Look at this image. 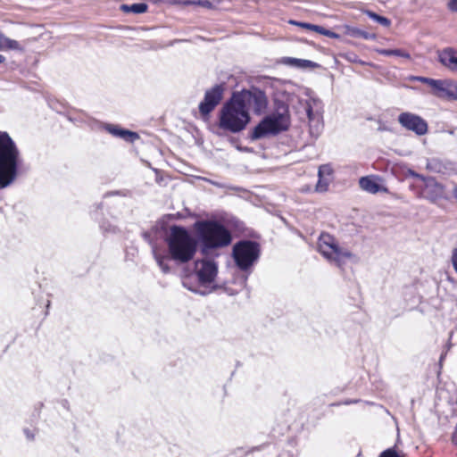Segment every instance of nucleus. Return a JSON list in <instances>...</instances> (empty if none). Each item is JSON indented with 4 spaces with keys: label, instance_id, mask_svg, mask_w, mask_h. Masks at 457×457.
I'll return each mask as SVG.
<instances>
[{
    "label": "nucleus",
    "instance_id": "37",
    "mask_svg": "<svg viewBox=\"0 0 457 457\" xmlns=\"http://www.w3.org/2000/svg\"><path fill=\"white\" fill-rule=\"evenodd\" d=\"M129 194L128 191H111L104 195V197L112 196V195H122L126 196Z\"/></svg>",
    "mask_w": 457,
    "mask_h": 457
},
{
    "label": "nucleus",
    "instance_id": "22",
    "mask_svg": "<svg viewBox=\"0 0 457 457\" xmlns=\"http://www.w3.org/2000/svg\"><path fill=\"white\" fill-rule=\"evenodd\" d=\"M99 227L104 234H116L120 231L116 222L110 221L105 218L99 221Z\"/></svg>",
    "mask_w": 457,
    "mask_h": 457
},
{
    "label": "nucleus",
    "instance_id": "23",
    "mask_svg": "<svg viewBox=\"0 0 457 457\" xmlns=\"http://www.w3.org/2000/svg\"><path fill=\"white\" fill-rule=\"evenodd\" d=\"M378 53L383 56H398L406 59H411V55L409 53L402 50V49H379Z\"/></svg>",
    "mask_w": 457,
    "mask_h": 457
},
{
    "label": "nucleus",
    "instance_id": "4",
    "mask_svg": "<svg viewBox=\"0 0 457 457\" xmlns=\"http://www.w3.org/2000/svg\"><path fill=\"white\" fill-rule=\"evenodd\" d=\"M165 243L170 260L178 264L192 261L199 247V241L185 227L172 225Z\"/></svg>",
    "mask_w": 457,
    "mask_h": 457
},
{
    "label": "nucleus",
    "instance_id": "44",
    "mask_svg": "<svg viewBox=\"0 0 457 457\" xmlns=\"http://www.w3.org/2000/svg\"><path fill=\"white\" fill-rule=\"evenodd\" d=\"M5 62V57L0 54V64Z\"/></svg>",
    "mask_w": 457,
    "mask_h": 457
},
{
    "label": "nucleus",
    "instance_id": "35",
    "mask_svg": "<svg viewBox=\"0 0 457 457\" xmlns=\"http://www.w3.org/2000/svg\"><path fill=\"white\" fill-rule=\"evenodd\" d=\"M325 28L316 24H311L310 30L315 31L319 34L323 35Z\"/></svg>",
    "mask_w": 457,
    "mask_h": 457
},
{
    "label": "nucleus",
    "instance_id": "42",
    "mask_svg": "<svg viewBox=\"0 0 457 457\" xmlns=\"http://www.w3.org/2000/svg\"><path fill=\"white\" fill-rule=\"evenodd\" d=\"M94 207L96 208L94 212H97L98 210H101L103 208V203L96 204H94Z\"/></svg>",
    "mask_w": 457,
    "mask_h": 457
},
{
    "label": "nucleus",
    "instance_id": "15",
    "mask_svg": "<svg viewBox=\"0 0 457 457\" xmlns=\"http://www.w3.org/2000/svg\"><path fill=\"white\" fill-rule=\"evenodd\" d=\"M344 33L349 37H354V38H363L366 40H373L376 38V34L370 33L367 31H364L362 29H360L356 27L345 25L344 26Z\"/></svg>",
    "mask_w": 457,
    "mask_h": 457
},
{
    "label": "nucleus",
    "instance_id": "40",
    "mask_svg": "<svg viewBox=\"0 0 457 457\" xmlns=\"http://www.w3.org/2000/svg\"><path fill=\"white\" fill-rule=\"evenodd\" d=\"M414 79L418 80V81H420L422 83H425L427 85H428L431 78H427V77H415Z\"/></svg>",
    "mask_w": 457,
    "mask_h": 457
},
{
    "label": "nucleus",
    "instance_id": "9",
    "mask_svg": "<svg viewBox=\"0 0 457 457\" xmlns=\"http://www.w3.org/2000/svg\"><path fill=\"white\" fill-rule=\"evenodd\" d=\"M319 252L328 260L334 261L341 267L345 261L352 259L354 255L347 249L340 247L335 238L328 234H322L319 239Z\"/></svg>",
    "mask_w": 457,
    "mask_h": 457
},
{
    "label": "nucleus",
    "instance_id": "14",
    "mask_svg": "<svg viewBox=\"0 0 457 457\" xmlns=\"http://www.w3.org/2000/svg\"><path fill=\"white\" fill-rule=\"evenodd\" d=\"M282 63L287 66L295 67L297 69H314L319 67V64L317 62H314L310 60L305 59H298L294 57H284L282 59Z\"/></svg>",
    "mask_w": 457,
    "mask_h": 457
},
{
    "label": "nucleus",
    "instance_id": "2",
    "mask_svg": "<svg viewBox=\"0 0 457 457\" xmlns=\"http://www.w3.org/2000/svg\"><path fill=\"white\" fill-rule=\"evenodd\" d=\"M217 275L218 263L215 261L208 258L196 260L192 271L184 270L182 286L195 294L207 295L220 287L215 284Z\"/></svg>",
    "mask_w": 457,
    "mask_h": 457
},
{
    "label": "nucleus",
    "instance_id": "43",
    "mask_svg": "<svg viewBox=\"0 0 457 457\" xmlns=\"http://www.w3.org/2000/svg\"><path fill=\"white\" fill-rule=\"evenodd\" d=\"M358 402H359L358 400H347L344 403L345 404H351V403H356Z\"/></svg>",
    "mask_w": 457,
    "mask_h": 457
},
{
    "label": "nucleus",
    "instance_id": "5",
    "mask_svg": "<svg viewBox=\"0 0 457 457\" xmlns=\"http://www.w3.org/2000/svg\"><path fill=\"white\" fill-rule=\"evenodd\" d=\"M290 113L288 105L278 101L275 103V110L265 115L249 133L251 141L278 136L288 130Z\"/></svg>",
    "mask_w": 457,
    "mask_h": 457
},
{
    "label": "nucleus",
    "instance_id": "41",
    "mask_svg": "<svg viewBox=\"0 0 457 457\" xmlns=\"http://www.w3.org/2000/svg\"><path fill=\"white\" fill-rule=\"evenodd\" d=\"M208 182L211 183L212 185L217 187H220V188L227 187L224 184H221V183L217 182V181L208 180Z\"/></svg>",
    "mask_w": 457,
    "mask_h": 457
},
{
    "label": "nucleus",
    "instance_id": "12",
    "mask_svg": "<svg viewBox=\"0 0 457 457\" xmlns=\"http://www.w3.org/2000/svg\"><path fill=\"white\" fill-rule=\"evenodd\" d=\"M104 129L113 137L121 138L129 143H134L139 138L137 132L121 128L119 125L105 123L104 125Z\"/></svg>",
    "mask_w": 457,
    "mask_h": 457
},
{
    "label": "nucleus",
    "instance_id": "28",
    "mask_svg": "<svg viewBox=\"0 0 457 457\" xmlns=\"http://www.w3.org/2000/svg\"><path fill=\"white\" fill-rule=\"evenodd\" d=\"M329 185V180L326 178H319V180L316 185L317 192H326L328 190Z\"/></svg>",
    "mask_w": 457,
    "mask_h": 457
},
{
    "label": "nucleus",
    "instance_id": "45",
    "mask_svg": "<svg viewBox=\"0 0 457 457\" xmlns=\"http://www.w3.org/2000/svg\"><path fill=\"white\" fill-rule=\"evenodd\" d=\"M231 189H232V190H237V191L241 190L240 188H235V187H232Z\"/></svg>",
    "mask_w": 457,
    "mask_h": 457
},
{
    "label": "nucleus",
    "instance_id": "11",
    "mask_svg": "<svg viewBox=\"0 0 457 457\" xmlns=\"http://www.w3.org/2000/svg\"><path fill=\"white\" fill-rule=\"evenodd\" d=\"M397 120L402 127L414 132L418 136H423L428 132V122L415 113L402 112L399 114Z\"/></svg>",
    "mask_w": 457,
    "mask_h": 457
},
{
    "label": "nucleus",
    "instance_id": "31",
    "mask_svg": "<svg viewBox=\"0 0 457 457\" xmlns=\"http://www.w3.org/2000/svg\"><path fill=\"white\" fill-rule=\"evenodd\" d=\"M289 23L292 24V25H295V26H298V27L306 29H310V27H311V24H312V23H308V22L297 21H295V20H290Z\"/></svg>",
    "mask_w": 457,
    "mask_h": 457
},
{
    "label": "nucleus",
    "instance_id": "8",
    "mask_svg": "<svg viewBox=\"0 0 457 457\" xmlns=\"http://www.w3.org/2000/svg\"><path fill=\"white\" fill-rule=\"evenodd\" d=\"M232 95L241 102L245 108L249 110V107H252L256 115L264 113L268 108V97L265 92L259 87H252L250 89L233 92Z\"/></svg>",
    "mask_w": 457,
    "mask_h": 457
},
{
    "label": "nucleus",
    "instance_id": "47",
    "mask_svg": "<svg viewBox=\"0 0 457 457\" xmlns=\"http://www.w3.org/2000/svg\"><path fill=\"white\" fill-rule=\"evenodd\" d=\"M413 176L419 177V174L412 173Z\"/></svg>",
    "mask_w": 457,
    "mask_h": 457
},
{
    "label": "nucleus",
    "instance_id": "24",
    "mask_svg": "<svg viewBox=\"0 0 457 457\" xmlns=\"http://www.w3.org/2000/svg\"><path fill=\"white\" fill-rule=\"evenodd\" d=\"M427 169L432 172L440 173L443 172L445 165L443 162L436 158H431L427 160Z\"/></svg>",
    "mask_w": 457,
    "mask_h": 457
},
{
    "label": "nucleus",
    "instance_id": "21",
    "mask_svg": "<svg viewBox=\"0 0 457 457\" xmlns=\"http://www.w3.org/2000/svg\"><path fill=\"white\" fill-rule=\"evenodd\" d=\"M148 5L145 3H135L132 4H122L121 10L125 12H133L136 14L144 13L147 11Z\"/></svg>",
    "mask_w": 457,
    "mask_h": 457
},
{
    "label": "nucleus",
    "instance_id": "20",
    "mask_svg": "<svg viewBox=\"0 0 457 457\" xmlns=\"http://www.w3.org/2000/svg\"><path fill=\"white\" fill-rule=\"evenodd\" d=\"M359 184L363 190L371 194H376L380 190V186L370 177H361Z\"/></svg>",
    "mask_w": 457,
    "mask_h": 457
},
{
    "label": "nucleus",
    "instance_id": "10",
    "mask_svg": "<svg viewBox=\"0 0 457 457\" xmlns=\"http://www.w3.org/2000/svg\"><path fill=\"white\" fill-rule=\"evenodd\" d=\"M224 85L216 84L205 91L203 101L199 104V112L202 116H208L223 98Z\"/></svg>",
    "mask_w": 457,
    "mask_h": 457
},
{
    "label": "nucleus",
    "instance_id": "26",
    "mask_svg": "<svg viewBox=\"0 0 457 457\" xmlns=\"http://www.w3.org/2000/svg\"><path fill=\"white\" fill-rule=\"evenodd\" d=\"M442 85L443 79H431L428 83V86L432 88L433 95L437 97H442Z\"/></svg>",
    "mask_w": 457,
    "mask_h": 457
},
{
    "label": "nucleus",
    "instance_id": "17",
    "mask_svg": "<svg viewBox=\"0 0 457 457\" xmlns=\"http://www.w3.org/2000/svg\"><path fill=\"white\" fill-rule=\"evenodd\" d=\"M442 97L457 99V82L451 79H443Z\"/></svg>",
    "mask_w": 457,
    "mask_h": 457
},
{
    "label": "nucleus",
    "instance_id": "7",
    "mask_svg": "<svg viewBox=\"0 0 457 457\" xmlns=\"http://www.w3.org/2000/svg\"><path fill=\"white\" fill-rule=\"evenodd\" d=\"M261 255V245L251 239H241L232 247L231 256L235 265L242 271H247L257 262Z\"/></svg>",
    "mask_w": 457,
    "mask_h": 457
},
{
    "label": "nucleus",
    "instance_id": "38",
    "mask_svg": "<svg viewBox=\"0 0 457 457\" xmlns=\"http://www.w3.org/2000/svg\"><path fill=\"white\" fill-rule=\"evenodd\" d=\"M448 9L453 12H457V0H450L447 4Z\"/></svg>",
    "mask_w": 457,
    "mask_h": 457
},
{
    "label": "nucleus",
    "instance_id": "27",
    "mask_svg": "<svg viewBox=\"0 0 457 457\" xmlns=\"http://www.w3.org/2000/svg\"><path fill=\"white\" fill-rule=\"evenodd\" d=\"M333 173V169L329 164H322L319 167L318 170V177L319 178H325L329 177Z\"/></svg>",
    "mask_w": 457,
    "mask_h": 457
},
{
    "label": "nucleus",
    "instance_id": "25",
    "mask_svg": "<svg viewBox=\"0 0 457 457\" xmlns=\"http://www.w3.org/2000/svg\"><path fill=\"white\" fill-rule=\"evenodd\" d=\"M364 13L369 17L370 18L371 20L377 21L378 23H379L380 25L384 26V27H389L390 24H391V21L388 18L385 17V16H381L370 10H366L364 12Z\"/></svg>",
    "mask_w": 457,
    "mask_h": 457
},
{
    "label": "nucleus",
    "instance_id": "39",
    "mask_svg": "<svg viewBox=\"0 0 457 457\" xmlns=\"http://www.w3.org/2000/svg\"><path fill=\"white\" fill-rule=\"evenodd\" d=\"M23 433L28 440H34L35 435L29 428H24Z\"/></svg>",
    "mask_w": 457,
    "mask_h": 457
},
{
    "label": "nucleus",
    "instance_id": "29",
    "mask_svg": "<svg viewBox=\"0 0 457 457\" xmlns=\"http://www.w3.org/2000/svg\"><path fill=\"white\" fill-rule=\"evenodd\" d=\"M378 457H404L403 454H400L395 447L388 448L383 451Z\"/></svg>",
    "mask_w": 457,
    "mask_h": 457
},
{
    "label": "nucleus",
    "instance_id": "32",
    "mask_svg": "<svg viewBox=\"0 0 457 457\" xmlns=\"http://www.w3.org/2000/svg\"><path fill=\"white\" fill-rule=\"evenodd\" d=\"M142 237L145 239V241H146L148 244H150L152 245H154V237H153L152 232L144 231L142 233Z\"/></svg>",
    "mask_w": 457,
    "mask_h": 457
},
{
    "label": "nucleus",
    "instance_id": "19",
    "mask_svg": "<svg viewBox=\"0 0 457 457\" xmlns=\"http://www.w3.org/2000/svg\"><path fill=\"white\" fill-rule=\"evenodd\" d=\"M3 50L22 51L23 48L18 41L7 37L4 33L0 31V51Z\"/></svg>",
    "mask_w": 457,
    "mask_h": 457
},
{
    "label": "nucleus",
    "instance_id": "46",
    "mask_svg": "<svg viewBox=\"0 0 457 457\" xmlns=\"http://www.w3.org/2000/svg\"><path fill=\"white\" fill-rule=\"evenodd\" d=\"M443 359H444V355H441V356H440V361H443Z\"/></svg>",
    "mask_w": 457,
    "mask_h": 457
},
{
    "label": "nucleus",
    "instance_id": "13",
    "mask_svg": "<svg viewBox=\"0 0 457 457\" xmlns=\"http://www.w3.org/2000/svg\"><path fill=\"white\" fill-rule=\"evenodd\" d=\"M456 58L457 50L452 47H446L438 53V61L450 71L454 69V62Z\"/></svg>",
    "mask_w": 457,
    "mask_h": 457
},
{
    "label": "nucleus",
    "instance_id": "3",
    "mask_svg": "<svg viewBox=\"0 0 457 457\" xmlns=\"http://www.w3.org/2000/svg\"><path fill=\"white\" fill-rule=\"evenodd\" d=\"M23 159L21 152L5 131H0V190L12 186L18 179Z\"/></svg>",
    "mask_w": 457,
    "mask_h": 457
},
{
    "label": "nucleus",
    "instance_id": "16",
    "mask_svg": "<svg viewBox=\"0 0 457 457\" xmlns=\"http://www.w3.org/2000/svg\"><path fill=\"white\" fill-rule=\"evenodd\" d=\"M305 112L310 122L311 133H313V129L319 133L320 128H322V123L320 122V116L315 113L312 110V107L310 104H307L305 107Z\"/></svg>",
    "mask_w": 457,
    "mask_h": 457
},
{
    "label": "nucleus",
    "instance_id": "33",
    "mask_svg": "<svg viewBox=\"0 0 457 457\" xmlns=\"http://www.w3.org/2000/svg\"><path fill=\"white\" fill-rule=\"evenodd\" d=\"M452 264L455 272L457 273V248H453L452 252Z\"/></svg>",
    "mask_w": 457,
    "mask_h": 457
},
{
    "label": "nucleus",
    "instance_id": "34",
    "mask_svg": "<svg viewBox=\"0 0 457 457\" xmlns=\"http://www.w3.org/2000/svg\"><path fill=\"white\" fill-rule=\"evenodd\" d=\"M176 4H182L184 6L195 5L196 0H177Z\"/></svg>",
    "mask_w": 457,
    "mask_h": 457
},
{
    "label": "nucleus",
    "instance_id": "6",
    "mask_svg": "<svg viewBox=\"0 0 457 457\" xmlns=\"http://www.w3.org/2000/svg\"><path fill=\"white\" fill-rule=\"evenodd\" d=\"M251 119L249 110L232 95L220 110L218 126L225 131L237 134L245 129Z\"/></svg>",
    "mask_w": 457,
    "mask_h": 457
},
{
    "label": "nucleus",
    "instance_id": "18",
    "mask_svg": "<svg viewBox=\"0 0 457 457\" xmlns=\"http://www.w3.org/2000/svg\"><path fill=\"white\" fill-rule=\"evenodd\" d=\"M152 252H153V256H154L157 265L162 270V271L164 274L170 273V268L169 264L167 263V261L170 260V258L169 257V253H167V255H163V254L158 253L156 250V247L154 245H153Z\"/></svg>",
    "mask_w": 457,
    "mask_h": 457
},
{
    "label": "nucleus",
    "instance_id": "1",
    "mask_svg": "<svg viewBox=\"0 0 457 457\" xmlns=\"http://www.w3.org/2000/svg\"><path fill=\"white\" fill-rule=\"evenodd\" d=\"M199 241L201 253L205 256H218L216 251L228 246L233 240L231 231L220 220H202L194 224Z\"/></svg>",
    "mask_w": 457,
    "mask_h": 457
},
{
    "label": "nucleus",
    "instance_id": "36",
    "mask_svg": "<svg viewBox=\"0 0 457 457\" xmlns=\"http://www.w3.org/2000/svg\"><path fill=\"white\" fill-rule=\"evenodd\" d=\"M323 35L327 36L328 37H331V38H339L340 37V35H338L337 33H336L332 30L326 29V28L324 29Z\"/></svg>",
    "mask_w": 457,
    "mask_h": 457
},
{
    "label": "nucleus",
    "instance_id": "30",
    "mask_svg": "<svg viewBox=\"0 0 457 457\" xmlns=\"http://www.w3.org/2000/svg\"><path fill=\"white\" fill-rule=\"evenodd\" d=\"M195 5H199L206 9H212L214 7L213 4L210 0H196Z\"/></svg>",
    "mask_w": 457,
    "mask_h": 457
}]
</instances>
